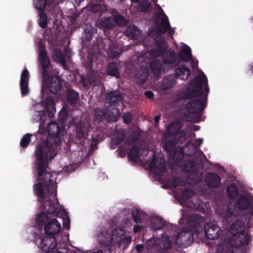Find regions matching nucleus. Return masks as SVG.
Masks as SVG:
<instances>
[{
  "label": "nucleus",
  "instance_id": "13",
  "mask_svg": "<svg viewBox=\"0 0 253 253\" xmlns=\"http://www.w3.org/2000/svg\"><path fill=\"white\" fill-rule=\"evenodd\" d=\"M204 234L210 240L217 239L221 233V230L215 222H209L204 225Z\"/></svg>",
  "mask_w": 253,
  "mask_h": 253
},
{
  "label": "nucleus",
  "instance_id": "39",
  "mask_svg": "<svg viewBox=\"0 0 253 253\" xmlns=\"http://www.w3.org/2000/svg\"><path fill=\"white\" fill-rule=\"evenodd\" d=\"M227 192L230 199H235L237 197L239 191L237 186L234 184H231L227 187Z\"/></svg>",
  "mask_w": 253,
  "mask_h": 253
},
{
  "label": "nucleus",
  "instance_id": "10",
  "mask_svg": "<svg viewBox=\"0 0 253 253\" xmlns=\"http://www.w3.org/2000/svg\"><path fill=\"white\" fill-rule=\"evenodd\" d=\"M75 143L84 146L89 130V127L85 122L80 121L75 125Z\"/></svg>",
  "mask_w": 253,
  "mask_h": 253
},
{
  "label": "nucleus",
  "instance_id": "16",
  "mask_svg": "<svg viewBox=\"0 0 253 253\" xmlns=\"http://www.w3.org/2000/svg\"><path fill=\"white\" fill-rule=\"evenodd\" d=\"M39 58L40 64L42 68V76H47V74L49 73V71L50 67V62L49 57L47 56L46 51H42L39 53Z\"/></svg>",
  "mask_w": 253,
  "mask_h": 253
},
{
  "label": "nucleus",
  "instance_id": "49",
  "mask_svg": "<svg viewBox=\"0 0 253 253\" xmlns=\"http://www.w3.org/2000/svg\"><path fill=\"white\" fill-rule=\"evenodd\" d=\"M39 2L37 4V7L42 10L46 8L47 5L49 6L53 2L54 0H39Z\"/></svg>",
  "mask_w": 253,
  "mask_h": 253
},
{
  "label": "nucleus",
  "instance_id": "47",
  "mask_svg": "<svg viewBox=\"0 0 253 253\" xmlns=\"http://www.w3.org/2000/svg\"><path fill=\"white\" fill-rule=\"evenodd\" d=\"M159 243L160 239L156 238H153L152 239L148 240L146 241L147 245L150 249L155 248L156 249H159Z\"/></svg>",
  "mask_w": 253,
  "mask_h": 253
},
{
  "label": "nucleus",
  "instance_id": "44",
  "mask_svg": "<svg viewBox=\"0 0 253 253\" xmlns=\"http://www.w3.org/2000/svg\"><path fill=\"white\" fill-rule=\"evenodd\" d=\"M33 135L32 134L27 133L25 134L21 138L20 141V146L23 148L27 147L31 142V137Z\"/></svg>",
  "mask_w": 253,
  "mask_h": 253
},
{
  "label": "nucleus",
  "instance_id": "37",
  "mask_svg": "<svg viewBox=\"0 0 253 253\" xmlns=\"http://www.w3.org/2000/svg\"><path fill=\"white\" fill-rule=\"evenodd\" d=\"M152 228L155 230H158L165 226V221L161 217H154L151 219Z\"/></svg>",
  "mask_w": 253,
  "mask_h": 253
},
{
  "label": "nucleus",
  "instance_id": "17",
  "mask_svg": "<svg viewBox=\"0 0 253 253\" xmlns=\"http://www.w3.org/2000/svg\"><path fill=\"white\" fill-rule=\"evenodd\" d=\"M205 181L209 188H217L220 184L221 179L217 173L210 172L205 175Z\"/></svg>",
  "mask_w": 253,
  "mask_h": 253
},
{
  "label": "nucleus",
  "instance_id": "45",
  "mask_svg": "<svg viewBox=\"0 0 253 253\" xmlns=\"http://www.w3.org/2000/svg\"><path fill=\"white\" fill-rule=\"evenodd\" d=\"M140 137V134L138 132L134 131L128 136L126 140L128 141V143L134 144L139 139Z\"/></svg>",
  "mask_w": 253,
  "mask_h": 253
},
{
  "label": "nucleus",
  "instance_id": "20",
  "mask_svg": "<svg viewBox=\"0 0 253 253\" xmlns=\"http://www.w3.org/2000/svg\"><path fill=\"white\" fill-rule=\"evenodd\" d=\"M181 125L179 122L170 123L167 126L166 132L163 134V138L166 139L173 137L180 130Z\"/></svg>",
  "mask_w": 253,
  "mask_h": 253
},
{
  "label": "nucleus",
  "instance_id": "36",
  "mask_svg": "<svg viewBox=\"0 0 253 253\" xmlns=\"http://www.w3.org/2000/svg\"><path fill=\"white\" fill-rule=\"evenodd\" d=\"M100 26L104 29H110L115 26V22L112 17H103L100 20Z\"/></svg>",
  "mask_w": 253,
  "mask_h": 253
},
{
  "label": "nucleus",
  "instance_id": "58",
  "mask_svg": "<svg viewBox=\"0 0 253 253\" xmlns=\"http://www.w3.org/2000/svg\"><path fill=\"white\" fill-rule=\"evenodd\" d=\"M85 34L84 36V40L86 42H89L93 37V33L91 31L87 32V30H85Z\"/></svg>",
  "mask_w": 253,
  "mask_h": 253
},
{
  "label": "nucleus",
  "instance_id": "60",
  "mask_svg": "<svg viewBox=\"0 0 253 253\" xmlns=\"http://www.w3.org/2000/svg\"><path fill=\"white\" fill-rule=\"evenodd\" d=\"M124 138H125V136L124 135H120L117 136V137H116V139L115 140H114V144H119L120 142H121L124 139Z\"/></svg>",
  "mask_w": 253,
  "mask_h": 253
},
{
  "label": "nucleus",
  "instance_id": "26",
  "mask_svg": "<svg viewBox=\"0 0 253 253\" xmlns=\"http://www.w3.org/2000/svg\"><path fill=\"white\" fill-rule=\"evenodd\" d=\"M176 79L174 75H168L163 79L161 84V89L163 90L171 88L176 84Z\"/></svg>",
  "mask_w": 253,
  "mask_h": 253
},
{
  "label": "nucleus",
  "instance_id": "9",
  "mask_svg": "<svg viewBox=\"0 0 253 253\" xmlns=\"http://www.w3.org/2000/svg\"><path fill=\"white\" fill-rule=\"evenodd\" d=\"M48 215L50 217L45 222L47 223L44 226V235L53 236L56 238L62 229L61 224L56 218L51 219L52 217L56 216L55 215H50L49 213Z\"/></svg>",
  "mask_w": 253,
  "mask_h": 253
},
{
  "label": "nucleus",
  "instance_id": "19",
  "mask_svg": "<svg viewBox=\"0 0 253 253\" xmlns=\"http://www.w3.org/2000/svg\"><path fill=\"white\" fill-rule=\"evenodd\" d=\"M162 63L164 65H177L180 61L177 59V55L174 50H168L162 56Z\"/></svg>",
  "mask_w": 253,
  "mask_h": 253
},
{
  "label": "nucleus",
  "instance_id": "35",
  "mask_svg": "<svg viewBox=\"0 0 253 253\" xmlns=\"http://www.w3.org/2000/svg\"><path fill=\"white\" fill-rule=\"evenodd\" d=\"M38 1L35 4V8L39 10L41 12L39 13V26L42 28H45L46 27L48 22V18L47 14L44 12L45 8L43 10H40L37 7V4H38L39 0H37Z\"/></svg>",
  "mask_w": 253,
  "mask_h": 253
},
{
  "label": "nucleus",
  "instance_id": "3",
  "mask_svg": "<svg viewBox=\"0 0 253 253\" xmlns=\"http://www.w3.org/2000/svg\"><path fill=\"white\" fill-rule=\"evenodd\" d=\"M220 215L223 221L227 224L235 221L230 227V232L233 235L231 244L236 248L248 245L251 236L248 231H245V222L243 217H238V211L235 207L228 206L225 210L221 211Z\"/></svg>",
  "mask_w": 253,
  "mask_h": 253
},
{
  "label": "nucleus",
  "instance_id": "30",
  "mask_svg": "<svg viewBox=\"0 0 253 253\" xmlns=\"http://www.w3.org/2000/svg\"><path fill=\"white\" fill-rule=\"evenodd\" d=\"M52 57L54 62L60 63L64 68L66 67V60L61 49L55 48L53 52Z\"/></svg>",
  "mask_w": 253,
  "mask_h": 253
},
{
  "label": "nucleus",
  "instance_id": "53",
  "mask_svg": "<svg viewBox=\"0 0 253 253\" xmlns=\"http://www.w3.org/2000/svg\"><path fill=\"white\" fill-rule=\"evenodd\" d=\"M157 158L155 153L153 154V157L149 165V168L151 170H154L157 167Z\"/></svg>",
  "mask_w": 253,
  "mask_h": 253
},
{
  "label": "nucleus",
  "instance_id": "55",
  "mask_svg": "<svg viewBox=\"0 0 253 253\" xmlns=\"http://www.w3.org/2000/svg\"><path fill=\"white\" fill-rule=\"evenodd\" d=\"M132 119V115L130 112H126L124 114L123 120L125 124H129L131 122Z\"/></svg>",
  "mask_w": 253,
  "mask_h": 253
},
{
  "label": "nucleus",
  "instance_id": "7",
  "mask_svg": "<svg viewBox=\"0 0 253 253\" xmlns=\"http://www.w3.org/2000/svg\"><path fill=\"white\" fill-rule=\"evenodd\" d=\"M47 132L50 136V138H48L45 141L42 143H38L36 147L38 145H46L48 142L49 144H51V147L53 148L56 154L57 150L55 146L59 145L61 142V135L63 134L64 129L59 126L58 124L56 122L50 123L47 126ZM37 147H36V148Z\"/></svg>",
  "mask_w": 253,
  "mask_h": 253
},
{
  "label": "nucleus",
  "instance_id": "24",
  "mask_svg": "<svg viewBox=\"0 0 253 253\" xmlns=\"http://www.w3.org/2000/svg\"><path fill=\"white\" fill-rule=\"evenodd\" d=\"M141 30L134 25L128 26L125 32V35L133 40H138L141 37Z\"/></svg>",
  "mask_w": 253,
  "mask_h": 253
},
{
  "label": "nucleus",
  "instance_id": "27",
  "mask_svg": "<svg viewBox=\"0 0 253 253\" xmlns=\"http://www.w3.org/2000/svg\"><path fill=\"white\" fill-rule=\"evenodd\" d=\"M162 142L164 143V150L170 154L173 153L175 150V147L177 143L176 140L173 137L166 139L162 138Z\"/></svg>",
  "mask_w": 253,
  "mask_h": 253
},
{
  "label": "nucleus",
  "instance_id": "15",
  "mask_svg": "<svg viewBox=\"0 0 253 253\" xmlns=\"http://www.w3.org/2000/svg\"><path fill=\"white\" fill-rule=\"evenodd\" d=\"M167 48L166 41L160 39L156 41L155 46L151 49L150 55L153 57H162L168 51Z\"/></svg>",
  "mask_w": 253,
  "mask_h": 253
},
{
  "label": "nucleus",
  "instance_id": "21",
  "mask_svg": "<svg viewBox=\"0 0 253 253\" xmlns=\"http://www.w3.org/2000/svg\"><path fill=\"white\" fill-rule=\"evenodd\" d=\"M165 18L162 20L160 24L156 27V32L159 34H165L169 30V34L172 37L174 30L170 27L168 17L165 14Z\"/></svg>",
  "mask_w": 253,
  "mask_h": 253
},
{
  "label": "nucleus",
  "instance_id": "34",
  "mask_svg": "<svg viewBox=\"0 0 253 253\" xmlns=\"http://www.w3.org/2000/svg\"><path fill=\"white\" fill-rule=\"evenodd\" d=\"M107 52L110 57L115 58L121 55L122 50L119 45L114 42H112L110 44Z\"/></svg>",
  "mask_w": 253,
  "mask_h": 253
},
{
  "label": "nucleus",
  "instance_id": "51",
  "mask_svg": "<svg viewBox=\"0 0 253 253\" xmlns=\"http://www.w3.org/2000/svg\"><path fill=\"white\" fill-rule=\"evenodd\" d=\"M29 83H20L21 93L22 96H26L29 93Z\"/></svg>",
  "mask_w": 253,
  "mask_h": 253
},
{
  "label": "nucleus",
  "instance_id": "11",
  "mask_svg": "<svg viewBox=\"0 0 253 253\" xmlns=\"http://www.w3.org/2000/svg\"><path fill=\"white\" fill-rule=\"evenodd\" d=\"M43 82L47 84L50 91L53 94H57L62 87V83L59 76L50 75L49 73L47 76H42Z\"/></svg>",
  "mask_w": 253,
  "mask_h": 253
},
{
  "label": "nucleus",
  "instance_id": "42",
  "mask_svg": "<svg viewBox=\"0 0 253 253\" xmlns=\"http://www.w3.org/2000/svg\"><path fill=\"white\" fill-rule=\"evenodd\" d=\"M106 9L105 5L97 3H93L90 8V11L94 13H100L105 11Z\"/></svg>",
  "mask_w": 253,
  "mask_h": 253
},
{
  "label": "nucleus",
  "instance_id": "18",
  "mask_svg": "<svg viewBox=\"0 0 253 253\" xmlns=\"http://www.w3.org/2000/svg\"><path fill=\"white\" fill-rule=\"evenodd\" d=\"M101 49L98 44H94L90 48L87 57L86 68L90 70H92L93 62L94 59L97 57V55L101 53Z\"/></svg>",
  "mask_w": 253,
  "mask_h": 253
},
{
  "label": "nucleus",
  "instance_id": "54",
  "mask_svg": "<svg viewBox=\"0 0 253 253\" xmlns=\"http://www.w3.org/2000/svg\"><path fill=\"white\" fill-rule=\"evenodd\" d=\"M194 194V192L193 190L189 189H187L184 190L182 191V196L183 197L186 198L187 199H190L193 197Z\"/></svg>",
  "mask_w": 253,
  "mask_h": 253
},
{
  "label": "nucleus",
  "instance_id": "8",
  "mask_svg": "<svg viewBox=\"0 0 253 253\" xmlns=\"http://www.w3.org/2000/svg\"><path fill=\"white\" fill-rule=\"evenodd\" d=\"M119 114L118 109H111L107 106L104 108H97L94 111V121L100 123L103 120L109 122H115L117 120Z\"/></svg>",
  "mask_w": 253,
  "mask_h": 253
},
{
  "label": "nucleus",
  "instance_id": "40",
  "mask_svg": "<svg viewBox=\"0 0 253 253\" xmlns=\"http://www.w3.org/2000/svg\"><path fill=\"white\" fill-rule=\"evenodd\" d=\"M172 248V243L169 240V238L167 237L162 240H160L159 249L164 251L169 250Z\"/></svg>",
  "mask_w": 253,
  "mask_h": 253
},
{
  "label": "nucleus",
  "instance_id": "50",
  "mask_svg": "<svg viewBox=\"0 0 253 253\" xmlns=\"http://www.w3.org/2000/svg\"><path fill=\"white\" fill-rule=\"evenodd\" d=\"M132 216L136 223H141V219L140 211L137 209H133L132 211Z\"/></svg>",
  "mask_w": 253,
  "mask_h": 253
},
{
  "label": "nucleus",
  "instance_id": "43",
  "mask_svg": "<svg viewBox=\"0 0 253 253\" xmlns=\"http://www.w3.org/2000/svg\"><path fill=\"white\" fill-rule=\"evenodd\" d=\"M138 2V8L141 12H146L152 6L151 3L147 0H141Z\"/></svg>",
  "mask_w": 253,
  "mask_h": 253
},
{
  "label": "nucleus",
  "instance_id": "2",
  "mask_svg": "<svg viewBox=\"0 0 253 253\" xmlns=\"http://www.w3.org/2000/svg\"><path fill=\"white\" fill-rule=\"evenodd\" d=\"M186 90L177 94L173 98L174 102L178 103L184 100L189 101L185 104V110L194 115L200 113L204 110L210 89L208 79L202 72V77L197 75L189 84Z\"/></svg>",
  "mask_w": 253,
  "mask_h": 253
},
{
  "label": "nucleus",
  "instance_id": "1",
  "mask_svg": "<svg viewBox=\"0 0 253 253\" xmlns=\"http://www.w3.org/2000/svg\"><path fill=\"white\" fill-rule=\"evenodd\" d=\"M35 156L38 175L37 180L39 182L34 185V190L38 201L42 203V208L44 211H47L48 205L46 204L49 201L59 204L57 198L56 185L54 183L56 178L48 171V163L56 156V152L47 142L46 145L37 146Z\"/></svg>",
  "mask_w": 253,
  "mask_h": 253
},
{
  "label": "nucleus",
  "instance_id": "5",
  "mask_svg": "<svg viewBox=\"0 0 253 253\" xmlns=\"http://www.w3.org/2000/svg\"><path fill=\"white\" fill-rule=\"evenodd\" d=\"M205 222V218L197 214L189 216L187 222L190 229L184 227L178 231L176 236V242H190L193 240V232H198Z\"/></svg>",
  "mask_w": 253,
  "mask_h": 253
},
{
  "label": "nucleus",
  "instance_id": "56",
  "mask_svg": "<svg viewBox=\"0 0 253 253\" xmlns=\"http://www.w3.org/2000/svg\"><path fill=\"white\" fill-rule=\"evenodd\" d=\"M156 174L158 175H161L166 171V168L165 165H162L161 167H158L153 170Z\"/></svg>",
  "mask_w": 253,
  "mask_h": 253
},
{
  "label": "nucleus",
  "instance_id": "22",
  "mask_svg": "<svg viewBox=\"0 0 253 253\" xmlns=\"http://www.w3.org/2000/svg\"><path fill=\"white\" fill-rule=\"evenodd\" d=\"M42 102L45 106L48 117L52 118L56 112L54 97L47 95Z\"/></svg>",
  "mask_w": 253,
  "mask_h": 253
},
{
  "label": "nucleus",
  "instance_id": "46",
  "mask_svg": "<svg viewBox=\"0 0 253 253\" xmlns=\"http://www.w3.org/2000/svg\"><path fill=\"white\" fill-rule=\"evenodd\" d=\"M113 19L115 22V26L117 24L119 26L121 27L126 24V21L125 17L121 15H116Z\"/></svg>",
  "mask_w": 253,
  "mask_h": 253
},
{
  "label": "nucleus",
  "instance_id": "6",
  "mask_svg": "<svg viewBox=\"0 0 253 253\" xmlns=\"http://www.w3.org/2000/svg\"><path fill=\"white\" fill-rule=\"evenodd\" d=\"M124 231L121 228H115L113 230L107 229L100 232L98 235V241L100 245L106 248L108 253H111L112 242L121 241V236Z\"/></svg>",
  "mask_w": 253,
  "mask_h": 253
},
{
  "label": "nucleus",
  "instance_id": "23",
  "mask_svg": "<svg viewBox=\"0 0 253 253\" xmlns=\"http://www.w3.org/2000/svg\"><path fill=\"white\" fill-rule=\"evenodd\" d=\"M190 75V69L185 65H180L175 70L174 76L177 80L179 78L180 80H185L188 78Z\"/></svg>",
  "mask_w": 253,
  "mask_h": 253
},
{
  "label": "nucleus",
  "instance_id": "29",
  "mask_svg": "<svg viewBox=\"0 0 253 253\" xmlns=\"http://www.w3.org/2000/svg\"><path fill=\"white\" fill-rule=\"evenodd\" d=\"M251 201V200L245 195L241 194L236 202V205L240 210H245L249 209Z\"/></svg>",
  "mask_w": 253,
  "mask_h": 253
},
{
  "label": "nucleus",
  "instance_id": "33",
  "mask_svg": "<svg viewBox=\"0 0 253 253\" xmlns=\"http://www.w3.org/2000/svg\"><path fill=\"white\" fill-rule=\"evenodd\" d=\"M192 58L191 49L188 45L183 47L179 53V58L178 59L180 62L181 61L187 62L190 60Z\"/></svg>",
  "mask_w": 253,
  "mask_h": 253
},
{
  "label": "nucleus",
  "instance_id": "63",
  "mask_svg": "<svg viewBox=\"0 0 253 253\" xmlns=\"http://www.w3.org/2000/svg\"><path fill=\"white\" fill-rule=\"evenodd\" d=\"M38 48L39 50V53H41L42 51H46L45 45L42 42H40L39 43Z\"/></svg>",
  "mask_w": 253,
  "mask_h": 253
},
{
  "label": "nucleus",
  "instance_id": "4",
  "mask_svg": "<svg viewBox=\"0 0 253 253\" xmlns=\"http://www.w3.org/2000/svg\"><path fill=\"white\" fill-rule=\"evenodd\" d=\"M47 204L48 205L47 211H43L38 214L35 219V222L38 226L41 228L45 224V222L49 219V217L48 213H49L50 215H55L57 217H61L63 227L67 230H69L70 229V220L68 213L64 209L59 207V204H57L53 201H49Z\"/></svg>",
  "mask_w": 253,
  "mask_h": 253
},
{
  "label": "nucleus",
  "instance_id": "61",
  "mask_svg": "<svg viewBox=\"0 0 253 253\" xmlns=\"http://www.w3.org/2000/svg\"><path fill=\"white\" fill-rule=\"evenodd\" d=\"M144 95L147 98L149 99H152L154 97V93L150 90L145 91L144 92Z\"/></svg>",
  "mask_w": 253,
  "mask_h": 253
},
{
  "label": "nucleus",
  "instance_id": "41",
  "mask_svg": "<svg viewBox=\"0 0 253 253\" xmlns=\"http://www.w3.org/2000/svg\"><path fill=\"white\" fill-rule=\"evenodd\" d=\"M102 136L96 133H94L92 135L91 142L90 143V147L92 150H95L97 149L98 143L102 141Z\"/></svg>",
  "mask_w": 253,
  "mask_h": 253
},
{
  "label": "nucleus",
  "instance_id": "48",
  "mask_svg": "<svg viewBox=\"0 0 253 253\" xmlns=\"http://www.w3.org/2000/svg\"><path fill=\"white\" fill-rule=\"evenodd\" d=\"M176 140V143L182 144L186 139V132L184 130H180L177 134L173 136Z\"/></svg>",
  "mask_w": 253,
  "mask_h": 253
},
{
  "label": "nucleus",
  "instance_id": "57",
  "mask_svg": "<svg viewBox=\"0 0 253 253\" xmlns=\"http://www.w3.org/2000/svg\"><path fill=\"white\" fill-rule=\"evenodd\" d=\"M39 117L40 120V125H42L46 118L45 112L44 111H40L39 114Z\"/></svg>",
  "mask_w": 253,
  "mask_h": 253
},
{
  "label": "nucleus",
  "instance_id": "59",
  "mask_svg": "<svg viewBox=\"0 0 253 253\" xmlns=\"http://www.w3.org/2000/svg\"><path fill=\"white\" fill-rule=\"evenodd\" d=\"M171 183L172 186L174 188H176L180 185V179L177 177H173L171 179Z\"/></svg>",
  "mask_w": 253,
  "mask_h": 253
},
{
  "label": "nucleus",
  "instance_id": "52",
  "mask_svg": "<svg viewBox=\"0 0 253 253\" xmlns=\"http://www.w3.org/2000/svg\"><path fill=\"white\" fill-rule=\"evenodd\" d=\"M29 73L27 69H24L21 75L20 83H29Z\"/></svg>",
  "mask_w": 253,
  "mask_h": 253
},
{
  "label": "nucleus",
  "instance_id": "64",
  "mask_svg": "<svg viewBox=\"0 0 253 253\" xmlns=\"http://www.w3.org/2000/svg\"><path fill=\"white\" fill-rule=\"evenodd\" d=\"M144 249V246L141 244H138L135 246V249L138 252H141Z\"/></svg>",
  "mask_w": 253,
  "mask_h": 253
},
{
  "label": "nucleus",
  "instance_id": "31",
  "mask_svg": "<svg viewBox=\"0 0 253 253\" xmlns=\"http://www.w3.org/2000/svg\"><path fill=\"white\" fill-rule=\"evenodd\" d=\"M162 63L160 60L157 59H154L150 61L149 67L155 76L158 77L160 75Z\"/></svg>",
  "mask_w": 253,
  "mask_h": 253
},
{
  "label": "nucleus",
  "instance_id": "25",
  "mask_svg": "<svg viewBox=\"0 0 253 253\" xmlns=\"http://www.w3.org/2000/svg\"><path fill=\"white\" fill-rule=\"evenodd\" d=\"M121 68V65L120 63L113 61L110 63L108 66L106 71L107 75L119 78L120 75Z\"/></svg>",
  "mask_w": 253,
  "mask_h": 253
},
{
  "label": "nucleus",
  "instance_id": "28",
  "mask_svg": "<svg viewBox=\"0 0 253 253\" xmlns=\"http://www.w3.org/2000/svg\"><path fill=\"white\" fill-rule=\"evenodd\" d=\"M197 160H189L184 164V171L190 175L195 174L197 172Z\"/></svg>",
  "mask_w": 253,
  "mask_h": 253
},
{
  "label": "nucleus",
  "instance_id": "62",
  "mask_svg": "<svg viewBox=\"0 0 253 253\" xmlns=\"http://www.w3.org/2000/svg\"><path fill=\"white\" fill-rule=\"evenodd\" d=\"M87 77L88 78V80L89 81V84L95 85V84H96V82H95V78H94V77L93 76L92 77L87 76Z\"/></svg>",
  "mask_w": 253,
  "mask_h": 253
},
{
  "label": "nucleus",
  "instance_id": "12",
  "mask_svg": "<svg viewBox=\"0 0 253 253\" xmlns=\"http://www.w3.org/2000/svg\"><path fill=\"white\" fill-rule=\"evenodd\" d=\"M41 239L39 248L43 253H50L52 252L57 246L56 238L53 236H50L46 235L40 236Z\"/></svg>",
  "mask_w": 253,
  "mask_h": 253
},
{
  "label": "nucleus",
  "instance_id": "38",
  "mask_svg": "<svg viewBox=\"0 0 253 253\" xmlns=\"http://www.w3.org/2000/svg\"><path fill=\"white\" fill-rule=\"evenodd\" d=\"M139 149L137 146H132L128 154V158L129 160L135 162L138 157Z\"/></svg>",
  "mask_w": 253,
  "mask_h": 253
},
{
  "label": "nucleus",
  "instance_id": "32",
  "mask_svg": "<svg viewBox=\"0 0 253 253\" xmlns=\"http://www.w3.org/2000/svg\"><path fill=\"white\" fill-rule=\"evenodd\" d=\"M67 101L72 106H75L79 100V94L73 89H68L66 92Z\"/></svg>",
  "mask_w": 253,
  "mask_h": 253
},
{
  "label": "nucleus",
  "instance_id": "14",
  "mask_svg": "<svg viewBox=\"0 0 253 253\" xmlns=\"http://www.w3.org/2000/svg\"><path fill=\"white\" fill-rule=\"evenodd\" d=\"M106 102L109 104L107 106L111 109L114 107L118 109V105L122 102V97L119 90L109 91L105 96Z\"/></svg>",
  "mask_w": 253,
  "mask_h": 253
}]
</instances>
